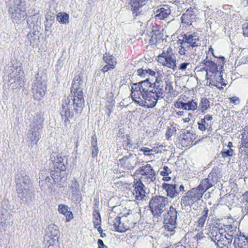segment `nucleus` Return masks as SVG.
<instances>
[{"instance_id": "obj_52", "label": "nucleus", "mask_w": 248, "mask_h": 248, "mask_svg": "<svg viewBox=\"0 0 248 248\" xmlns=\"http://www.w3.org/2000/svg\"><path fill=\"white\" fill-rule=\"evenodd\" d=\"M140 151H141L143 153V154L146 156H149L153 155L151 153V152H152L151 149L148 147H144L141 148L140 149Z\"/></svg>"}, {"instance_id": "obj_43", "label": "nucleus", "mask_w": 248, "mask_h": 248, "mask_svg": "<svg viewBox=\"0 0 248 248\" xmlns=\"http://www.w3.org/2000/svg\"><path fill=\"white\" fill-rule=\"evenodd\" d=\"M242 203L244 204V210L247 214H248V190L242 195Z\"/></svg>"}, {"instance_id": "obj_20", "label": "nucleus", "mask_w": 248, "mask_h": 248, "mask_svg": "<svg viewBox=\"0 0 248 248\" xmlns=\"http://www.w3.org/2000/svg\"><path fill=\"white\" fill-rule=\"evenodd\" d=\"M196 15L194 9L190 7L187 9L181 17L183 27H189L192 25V23L196 21Z\"/></svg>"}, {"instance_id": "obj_35", "label": "nucleus", "mask_w": 248, "mask_h": 248, "mask_svg": "<svg viewBox=\"0 0 248 248\" xmlns=\"http://www.w3.org/2000/svg\"><path fill=\"white\" fill-rule=\"evenodd\" d=\"M210 108V103L209 99L206 97H202L199 103V110L202 113H205Z\"/></svg>"}, {"instance_id": "obj_19", "label": "nucleus", "mask_w": 248, "mask_h": 248, "mask_svg": "<svg viewBox=\"0 0 248 248\" xmlns=\"http://www.w3.org/2000/svg\"><path fill=\"white\" fill-rule=\"evenodd\" d=\"M136 164V157L133 155H130L129 156H124L120 159L118 166L120 170H122V171L124 172L133 169Z\"/></svg>"}, {"instance_id": "obj_27", "label": "nucleus", "mask_w": 248, "mask_h": 248, "mask_svg": "<svg viewBox=\"0 0 248 248\" xmlns=\"http://www.w3.org/2000/svg\"><path fill=\"white\" fill-rule=\"evenodd\" d=\"M162 187L166 191L167 196L171 198H173L179 194V192L176 190L175 184L163 183Z\"/></svg>"}, {"instance_id": "obj_12", "label": "nucleus", "mask_w": 248, "mask_h": 248, "mask_svg": "<svg viewBox=\"0 0 248 248\" xmlns=\"http://www.w3.org/2000/svg\"><path fill=\"white\" fill-rule=\"evenodd\" d=\"M206 85L210 87H216L219 90H223V86H226L227 83L223 79L221 71L205 77Z\"/></svg>"}, {"instance_id": "obj_33", "label": "nucleus", "mask_w": 248, "mask_h": 248, "mask_svg": "<svg viewBox=\"0 0 248 248\" xmlns=\"http://www.w3.org/2000/svg\"><path fill=\"white\" fill-rule=\"evenodd\" d=\"M51 238H57L58 240L60 236V231L58 227L54 224H51L47 227V235Z\"/></svg>"}, {"instance_id": "obj_56", "label": "nucleus", "mask_w": 248, "mask_h": 248, "mask_svg": "<svg viewBox=\"0 0 248 248\" xmlns=\"http://www.w3.org/2000/svg\"><path fill=\"white\" fill-rule=\"evenodd\" d=\"M132 140H130L129 137H128L126 140L124 141V145H125V147H130V146L132 145Z\"/></svg>"}, {"instance_id": "obj_45", "label": "nucleus", "mask_w": 248, "mask_h": 248, "mask_svg": "<svg viewBox=\"0 0 248 248\" xmlns=\"http://www.w3.org/2000/svg\"><path fill=\"white\" fill-rule=\"evenodd\" d=\"M208 57L206 56V59L203 60V61L201 63L196 67V70L197 73L201 72H205L206 73V61L208 59Z\"/></svg>"}, {"instance_id": "obj_49", "label": "nucleus", "mask_w": 248, "mask_h": 248, "mask_svg": "<svg viewBox=\"0 0 248 248\" xmlns=\"http://www.w3.org/2000/svg\"><path fill=\"white\" fill-rule=\"evenodd\" d=\"M116 63V59L113 56H109V69H114Z\"/></svg>"}, {"instance_id": "obj_13", "label": "nucleus", "mask_w": 248, "mask_h": 248, "mask_svg": "<svg viewBox=\"0 0 248 248\" xmlns=\"http://www.w3.org/2000/svg\"><path fill=\"white\" fill-rule=\"evenodd\" d=\"M239 145V155L243 160L248 161V128H244Z\"/></svg>"}, {"instance_id": "obj_54", "label": "nucleus", "mask_w": 248, "mask_h": 248, "mask_svg": "<svg viewBox=\"0 0 248 248\" xmlns=\"http://www.w3.org/2000/svg\"><path fill=\"white\" fill-rule=\"evenodd\" d=\"M146 69L139 68L137 70V75L141 78H145L146 75Z\"/></svg>"}, {"instance_id": "obj_29", "label": "nucleus", "mask_w": 248, "mask_h": 248, "mask_svg": "<svg viewBox=\"0 0 248 248\" xmlns=\"http://www.w3.org/2000/svg\"><path fill=\"white\" fill-rule=\"evenodd\" d=\"M208 208L207 206L205 207L202 212V216L195 222L197 227L200 229H202L208 217Z\"/></svg>"}, {"instance_id": "obj_59", "label": "nucleus", "mask_w": 248, "mask_h": 248, "mask_svg": "<svg viewBox=\"0 0 248 248\" xmlns=\"http://www.w3.org/2000/svg\"><path fill=\"white\" fill-rule=\"evenodd\" d=\"M146 74H148L149 75L152 77H155L156 74H157V72L151 69H146Z\"/></svg>"}, {"instance_id": "obj_30", "label": "nucleus", "mask_w": 248, "mask_h": 248, "mask_svg": "<svg viewBox=\"0 0 248 248\" xmlns=\"http://www.w3.org/2000/svg\"><path fill=\"white\" fill-rule=\"evenodd\" d=\"M206 71L205 77L220 71L218 69L217 64L212 61L207 59V61H206Z\"/></svg>"}, {"instance_id": "obj_41", "label": "nucleus", "mask_w": 248, "mask_h": 248, "mask_svg": "<svg viewBox=\"0 0 248 248\" xmlns=\"http://www.w3.org/2000/svg\"><path fill=\"white\" fill-rule=\"evenodd\" d=\"M165 85V87L164 89V93L168 94L169 95L173 93L172 82L169 80H166Z\"/></svg>"}, {"instance_id": "obj_6", "label": "nucleus", "mask_w": 248, "mask_h": 248, "mask_svg": "<svg viewBox=\"0 0 248 248\" xmlns=\"http://www.w3.org/2000/svg\"><path fill=\"white\" fill-rule=\"evenodd\" d=\"M135 180H141L142 182L149 184L156 179L155 171L151 165L146 164L140 167L134 173Z\"/></svg>"}, {"instance_id": "obj_36", "label": "nucleus", "mask_w": 248, "mask_h": 248, "mask_svg": "<svg viewBox=\"0 0 248 248\" xmlns=\"http://www.w3.org/2000/svg\"><path fill=\"white\" fill-rule=\"evenodd\" d=\"M57 161H56L55 166L57 167V170H56L57 176H59L61 175L62 171H63L66 170V167L63 163V158L60 156L58 157Z\"/></svg>"}, {"instance_id": "obj_47", "label": "nucleus", "mask_w": 248, "mask_h": 248, "mask_svg": "<svg viewBox=\"0 0 248 248\" xmlns=\"http://www.w3.org/2000/svg\"><path fill=\"white\" fill-rule=\"evenodd\" d=\"M234 153V151L232 149H229L227 151H225L224 150L221 151V155L223 158H226L228 157H231L233 155Z\"/></svg>"}, {"instance_id": "obj_46", "label": "nucleus", "mask_w": 248, "mask_h": 248, "mask_svg": "<svg viewBox=\"0 0 248 248\" xmlns=\"http://www.w3.org/2000/svg\"><path fill=\"white\" fill-rule=\"evenodd\" d=\"M176 132V128L174 127H168L166 132L165 136L166 139L169 140Z\"/></svg>"}, {"instance_id": "obj_21", "label": "nucleus", "mask_w": 248, "mask_h": 248, "mask_svg": "<svg viewBox=\"0 0 248 248\" xmlns=\"http://www.w3.org/2000/svg\"><path fill=\"white\" fill-rule=\"evenodd\" d=\"M40 16L38 14H35L33 16L28 17L27 23L30 29H32V30H40Z\"/></svg>"}, {"instance_id": "obj_50", "label": "nucleus", "mask_w": 248, "mask_h": 248, "mask_svg": "<svg viewBox=\"0 0 248 248\" xmlns=\"http://www.w3.org/2000/svg\"><path fill=\"white\" fill-rule=\"evenodd\" d=\"M228 99L229 100L230 103L235 105L239 104L240 103L239 97L235 96L229 97Z\"/></svg>"}, {"instance_id": "obj_28", "label": "nucleus", "mask_w": 248, "mask_h": 248, "mask_svg": "<svg viewBox=\"0 0 248 248\" xmlns=\"http://www.w3.org/2000/svg\"><path fill=\"white\" fill-rule=\"evenodd\" d=\"M9 11L11 14L12 18L13 19L21 18L22 17L24 16L25 14L24 10L21 9L20 7L15 5L10 6Z\"/></svg>"}, {"instance_id": "obj_32", "label": "nucleus", "mask_w": 248, "mask_h": 248, "mask_svg": "<svg viewBox=\"0 0 248 248\" xmlns=\"http://www.w3.org/2000/svg\"><path fill=\"white\" fill-rule=\"evenodd\" d=\"M40 31V30H33L32 31L30 32L27 35L29 41L33 46H37L39 42Z\"/></svg>"}, {"instance_id": "obj_15", "label": "nucleus", "mask_w": 248, "mask_h": 248, "mask_svg": "<svg viewBox=\"0 0 248 248\" xmlns=\"http://www.w3.org/2000/svg\"><path fill=\"white\" fill-rule=\"evenodd\" d=\"M197 138L195 134L190 131H187L180 135L179 139V143L182 147L189 148L198 142L196 140Z\"/></svg>"}, {"instance_id": "obj_8", "label": "nucleus", "mask_w": 248, "mask_h": 248, "mask_svg": "<svg viewBox=\"0 0 248 248\" xmlns=\"http://www.w3.org/2000/svg\"><path fill=\"white\" fill-rule=\"evenodd\" d=\"M156 61L161 65L169 69L175 70L176 68V59L170 46L166 50H164L161 54L158 55Z\"/></svg>"}, {"instance_id": "obj_38", "label": "nucleus", "mask_w": 248, "mask_h": 248, "mask_svg": "<svg viewBox=\"0 0 248 248\" xmlns=\"http://www.w3.org/2000/svg\"><path fill=\"white\" fill-rule=\"evenodd\" d=\"M70 187L73 195L77 196L79 195V185L75 178L72 180Z\"/></svg>"}, {"instance_id": "obj_39", "label": "nucleus", "mask_w": 248, "mask_h": 248, "mask_svg": "<svg viewBox=\"0 0 248 248\" xmlns=\"http://www.w3.org/2000/svg\"><path fill=\"white\" fill-rule=\"evenodd\" d=\"M91 145L92 148V156L93 157H95L97 155L98 151L97 138L95 135H93L92 137Z\"/></svg>"}, {"instance_id": "obj_25", "label": "nucleus", "mask_w": 248, "mask_h": 248, "mask_svg": "<svg viewBox=\"0 0 248 248\" xmlns=\"http://www.w3.org/2000/svg\"><path fill=\"white\" fill-rule=\"evenodd\" d=\"M234 245L235 248H248V236L240 232L234 238Z\"/></svg>"}, {"instance_id": "obj_5", "label": "nucleus", "mask_w": 248, "mask_h": 248, "mask_svg": "<svg viewBox=\"0 0 248 248\" xmlns=\"http://www.w3.org/2000/svg\"><path fill=\"white\" fill-rule=\"evenodd\" d=\"M125 209L123 206L118 205L113 206L109 212V217L114 218L112 220L113 226L116 232H124L129 228V223L126 221V217L129 213L124 212Z\"/></svg>"}, {"instance_id": "obj_51", "label": "nucleus", "mask_w": 248, "mask_h": 248, "mask_svg": "<svg viewBox=\"0 0 248 248\" xmlns=\"http://www.w3.org/2000/svg\"><path fill=\"white\" fill-rule=\"evenodd\" d=\"M170 173V170L168 168V167L165 166L163 167V170L161 171L160 174L162 176H166L169 175Z\"/></svg>"}, {"instance_id": "obj_4", "label": "nucleus", "mask_w": 248, "mask_h": 248, "mask_svg": "<svg viewBox=\"0 0 248 248\" xmlns=\"http://www.w3.org/2000/svg\"><path fill=\"white\" fill-rule=\"evenodd\" d=\"M232 218H228L226 223H222L217 220L210 226V232L212 238L218 247L222 248L231 242L233 237Z\"/></svg>"}, {"instance_id": "obj_60", "label": "nucleus", "mask_w": 248, "mask_h": 248, "mask_svg": "<svg viewBox=\"0 0 248 248\" xmlns=\"http://www.w3.org/2000/svg\"><path fill=\"white\" fill-rule=\"evenodd\" d=\"M186 50L183 46H179L178 52L181 55H185Z\"/></svg>"}, {"instance_id": "obj_22", "label": "nucleus", "mask_w": 248, "mask_h": 248, "mask_svg": "<svg viewBox=\"0 0 248 248\" xmlns=\"http://www.w3.org/2000/svg\"><path fill=\"white\" fill-rule=\"evenodd\" d=\"M151 33V38L149 40L150 45H157L161 41L163 40V35L157 26L153 27Z\"/></svg>"}, {"instance_id": "obj_17", "label": "nucleus", "mask_w": 248, "mask_h": 248, "mask_svg": "<svg viewBox=\"0 0 248 248\" xmlns=\"http://www.w3.org/2000/svg\"><path fill=\"white\" fill-rule=\"evenodd\" d=\"M15 181L16 183V190L18 193H24V191L30 190V182L29 176L25 175L22 176L21 174L16 176Z\"/></svg>"}, {"instance_id": "obj_53", "label": "nucleus", "mask_w": 248, "mask_h": 248, "mask_svg": "<svg viewBox=\"0 0 248 248\" xmlns=\"http://www.w3.org/2000/svg\"><path fill=\"white\" fill-rule=\"evenodd\" d=\"M243 31L244 35L248 37V19L243 25Z\"/></svg>"}, {"instance_id": "obj_24", "label": "nucleus", "mask_w": 248, "mask_h": 248, "mask_svg": "<svg viewBox=\"0 0 248 248\" xmlns=\"http://www.w3.org/2000/svg\"><path fill=\"white\" fill-rule=\"evenodd\" d=\"M148 0H130L129 4L131 7V10L136 16L140 14L139 10L145 6Z\"/></svg>"}, {"instance_id": "obj_2", "label": "nucleus", "mask_w": 248, "mask_h": 248, "mask_svg": "<svg viewBox=\"0 0 248 248\" xmlns=\"http://www.w3.org/2000/svg\"><path fill=\"white\" fill-rule=\"evenodd\" d=\"M222 177L219 169L213 168L207 178L202 179L199 185L188 190L183 196L181 204L185 207L192 206L195 202L200 201L204 193L210 188L218 182Z\"/></svg>"}, {"instance_id": "obj_18", "label": "nucleus", "mask_w": 248, "mask_h": 248, "mask_svg": "<svg viewBox=\"0 0 248 248\" xmlns=\"http://www.w3.org/2000/svg\"><path fill=\"white\" fill-rule=\"evenodd\" d=\"M157 76L155 77V81L152 84V88L153 89V93H155V106L157 100L159 97H161L164 93V83L161 80L162 78V75L159 71L157 72Z\"/></svg>"}, {"instance_id": "obj_1", "label": "nucleus", "mask_w": 248, "mask_h": 248, "mask_svg": "<svg viewBox=\"0 0 248 248\" xmlns=\"http://www.w3.org/2000/svg\"><path fill=\"white\" fill-rule=\"evenodd\" d=\"M82 83L80 77L76 76L71 87V93H74V95L67 97L62 103L60 114L65 125L69 122L70 119L74 118V113L73 110L75 111L76 114H80L84 107V99L81 87Z\"/></svg>"}, {"instance_id": "obj_48", "label": "nucleus", "mask_w": 248, "mask_h": 248, "mask_svg": "<svg viewBox=\"0 0 248 248\" xmlns=\"http://www.w3.org/2000/svg\"><path fill=\"white\" fill-rule=\"evenodd\" d=\"M69 207L63 204H61L59 205L58 211L60 213L62 214L63 215L66 213L68 211V210H69Z\"/></svg>"}, {"instance_id": "obj_63", "label": "nucleus", "mask_w": 248, "mask_h": 248, "mask_svg": "<svg viewBox=\"0 0 248 248\" xmlns=\"http://www.w3.org/2000/svg\"><path fill=\"white\" fill-rule=\"evenodd\" d=\"M192 114L191 113H188V117L183 119L184 123H188L190 121V117H192Z\"/></svg>"}, {"instance_id": "obj_34", "label": "nucleus", "mask_w": 248, "mask_h": 248, "mask_svg": "<svg viewBox=\"0 0 248 248\" xmlns=\"http://www.w3.org/2000/svg\"><path fill=\"white\" fill-rule=\"evenodd\" d=\"M155 18L158 20H163L166 18L170 13V8L162 7L156 11Z\"/></svg>"}, {"instance_id": "obj_64", "label": "nucleus", "mask_w": 248, "mask_h": 248, "mask_svg": "<svg viewBox=\"0 0 248 248\" xmlns=\"http://www.w3.org/2000/svg\"><path fill=\"white\" fill-rule=\"evenodd\" d=\"M102 72L105 74L106 72H107L108 71V64H106L105 65L103 68L101 69Z\"/></svg>"}, {"instance_id": "obj_40", "label": "nucleus", "mask_w": 248, "mask_h": 248, "mask_svg": "<svg viewBox=\"0 0 248 248\" xmlns=\"http://www.w3.org/2000/svg\"><path fill=\"white\" fill-rule=\"evenodd\" d=\"M94 227L98 229L99 226H100L101 224V217L99 211L94 210L93 212V221Z\"/></svg>"}, {"instance_id": "obj_42", "label": "nucleus", "mask_w": 248, "mask_h": 248, "mask_svg": "<svg viewBox=\"0 0 248 248\" xmlns=\"http://www.w3.org/2000/svg\"><path fill=\"white\" fill-rule=\"evenodd\" d=\"M198 129L201 131H205L208 127L210 126V124L208 123L204 120L203 119H201L198 122Z\"/></svg>"}, {"instance_id": "obj_23", "label": "nucleus", "mask_w": 248, "mask_h": 248, "mask_svg": "<svg viewBox=\"0 0 248 248\" xmlns=\"http://www.w3.org/2000/svg\"><path fill=\"white\" fill-rule=\"evenodd\" d=\"M44 120L45 119L43 113L39 112L34 116L32 121L30 125V127L37 130H42Z\"/></svg>"}, {"instance_id": "obj_26", "label": "nucleus", "mask_w": 248, "mask_h": 248, "mask_svg": "<svg viewBox=\"0 0 248 248\" xmlns=\"http://www.w3.org/2000/svg\"><path fill=\"white\" fill-rule=\"evenodd\" d=\"M186 43L188 44L192 47H197L200 45L199 36L196 32L192 34H185Z\"/></svg>"}, {"instance_id": "obj_14", "label": "nucleus", "mask_w": 248, "mask_h": 248, "mask_svg": "<svg viewBox=\"0 0 248 248\" xmlns=\"http://www.w3.org/2000/svg\"><path fill=\"white\" fill-rule=\"evenodd\" d=\"M40 130L31 128L27 135V141L29 147L32 149L33 152H36L38 149L37 143L41 139Z\"/></svg>"}, {"instance_id": "obj_55", "label": "nucleus", "mask_w": 248, "mask_h": 248, "mask_svg": "<svg viewBox=\"0 0 248 248\" xmlns=\"http://www.w3.org/2000/svg\"><path fill=\"white\" fill-rule=\"evenodd\" d=\"M64 215L66 217V221L67 222L70 221L73 218V213L69 210Z\"/></svg>"}, {"instance_id": "obj_61", "label": "nucleus", "mask_w": 248, "mask_h": 248, "mask_svg": "<svg viewBox=\"0 0 248 248\" xmlns=\"http://www.w3.org/2000/svg\"><path fill=\"white\" fill-rule=\"evenodd\" d=\"M97 243L98 245V248H108V247L104 244V242L101 239H98Z\"/></svg>"}, {"instance_id": "obj_7", "label": "nucleus", "mask_w": 248, "mask_h": 248, "mask_svg": "<svg viewBox=\"0 0 248 248\" xmlns=\"http://www.w3.org/2000/svg\"><path fill=\"white\" fill-rule=\"evenodd\" d=\"M46 77L41 74H37L31 87L34 99L41 100L46 94Z\"/></svg>"}, {"instance_id": "obj_3", "label": "nucleus", "mask_w": 248, "mask_h": 248, "mask_svg": "<svg viewBox=\"0 0 248 248\" xmlns=\"http://www.w3.org/2000/svg\"><path fill=\"white\" fill-rule=\"evenodd\" d=\"M152 83L149 78L134 83L132 86L131 97L139 106L153 108L155 107V94L153 93Z\"/></svg>"}, {"instance_id": "obj_31", "label": "nucleus", "mask_w": 248, "mask_h": 248, "mask_svg": "<svg viewBox=\"0 0 248 248\" xmlns=\"http://www.w3.org/2000/svg\"><path fill=\"white\" fill-rule=\"evenodd\" d=\"M46 248H59V240L57 238H51L49 235L44 237Z\"/></svg>"}, {"instance_id": "obj_57", "label": "nucleus", "mask_w": 248, "mask_h": 248, "mask_svg": "<svg viewBox=\"0 0 248 248\" xmlns=\"http://www.w3.org/2000/svg\"><path fill=\"white\" fill-rule=\"evenodd\" d=\"M225 59L224 57L221 56L218 58V66L223 67L225 64Z\"/></svg>"}, {"instance_id": "obj_10", "label": "nucleus", "mask_w": 248, "mask_h": 248, "mask_svg": "<svg viewBox=\"0 0 248 248\" xmlns=\"http://www.w3.org/2000/svg\"><path fill=\"white\" fill-rule=\"evenodd\" d=\"M177 211L172 206L170 207L169 210L164 215L163 227L168 232H173L176 228Z\"/></svg>"}, {"instance_id": "obj_37", "label": "nucleus", "mask_w": 248, "mask_h": 248, "mask_svg": "<svg viewBox=\"0 0 248 248\" xmlns=\"http://www.w3.org/2000/svg\"><path fill=\"white\" fill-rule=\"evenodd\" d=\"M57 20L61 24H67L69 22V16L65 12H60L57 15Z\"/></svg>"}, {"instance_id": "obj_62", "label": "nucleus", "mask_w": 248, "mask_h": 248, "mask_svg": "<svg viewBox=\"0 0 248 248\" xmlns=\"http://www.w3.org/2000/svg\"><path fill=\"white\" fill-rule=\"evenodd\" d=\"M203 119L206 121H211L213 120V116L210 114H206Z\"/></svg>"}, {"instance_id": "obj_16", "label": "nucleus", "mask_w": 248, "mask_h": 248, "mask_svg": "<svg viewBox=\"0 0 248 248\" xmlns=\"http://www.w3.org/2000/svg\"><path fill=\"white\" fill-rule=\"evenodd\" d=\"M133 195L137 201L145 200L146 197L145 186L141 180L134 179L133 184Z\"/></svg>"}, {"instance_id": "obj_9", "label": "nucleus", "mask_w": 248, "mask_h": 248, "mask_svg": "<svg viewBox=\"0 0 248 248\" xmlns=\"http://www.w3.org/2000/svg\"><path fill=\"white\" fill-rule=\"evenodd\" d=\"M168 202V198L164 196L153 197L150 201L149 207L154 216H159L164 211Z\"/></svg>"}, {"instance_id": "obj_58", "label": "nucleus", "mask_w": 248, "mask_h": 248, "mask_svg": "<svg viewBox=\"0 0 248 248\" xmlns=\"http://www.w3.org/2000/svg\"><path fill=\"white\" fill-rule=\"evenodd\" d=\"M190 63L189 62H184L181 63L179 67V69L181 70L182 71L185 70L188 65H189Z\"/></svg>"}, {"instance_id": "obj_44", "label": "nucleus", "mask_w": 248, "mask_h": 248, "mask_svg": "<svg viewBox=\"0 0 248 248\" xmlns=\"http://www.w3.org/2000/svg\"><path fill=\"white\" fill-rule=\"evenodd\" d=\"M23 85V82L21 81L19 77L17 78L16 81L10 84V87L13 89H19Z\"/></svg>"}, {"instance_id": "obj_11", "label": "nucleus", "mask_w": 248, "mask_h": 248, "mask_svg": "<svg viewBox=\"0 0 248 248\" xmlns=\"http://www.w3.org/2000/svg\"><path fill=\"white\" fill-rule=\"evenodd\" d=\"M173 106L175 108L186 110L195 111L198 108L197 102L194 99L188 100L185 94H181L174 102Z\"/></svg>"}]
</instances>
